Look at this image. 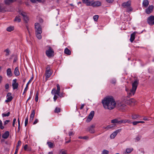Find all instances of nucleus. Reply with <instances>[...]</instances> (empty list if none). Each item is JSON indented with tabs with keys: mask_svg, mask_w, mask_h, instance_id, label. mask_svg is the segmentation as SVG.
Masks as SVG:
<instances>
[{
	"mask_svg": "<svg viewBox=\"0 0 154 154\" xmlns=\"http://www.w3.org/2000/svg\"><path fill=\"white\" fill-rule=\"evenodd\" d=\"M102 104L105 109L111 110L114 109L116 103L112 97H107L104 98L102 100Z\"/></svg>",
	"mask_w": 154,
	"mask_h": 154,
	"instance_id": "obj_1",
	"label": "nucleus"
},
{
	"mask_svg": "<svg viewBox=\"0 0 154 154\" xmlns=\"http://www.w3.org/2000/svg\"><path fill=\"white\" fill-rule=\"evenodd\" d=\"M56 89L55 88H54L52 90L51 93L53 94H56Z\"/></svg>",
	"mask_w": 154,
	"mask_h": 154,
	"instance_id": "obj_46",
	"label": "nucleus"
},
{
	"mask_svg": "<svg viewBox=\"0 0 154 154\" xmlns=\"http://www.w3.org/2000/svg\"><path fill=\"white\" fill-rule=\"evenodd\" d=\"M140 117L138 115L136 114H134L131 116L132 119H136Z\"/></svg>",
	"mask_w": 154,
	"mask_h": 154,
	"instance_id": "obj_29",
	"label": "nucleus"
},
{
	"mask_svg": "<svg viewBox=\"0 0 154 154\" xmlns=\"http://www.w3.org/2000/svg\"><path fill=\"white\" fill-rule=\"evenodd\" d=\"M94 0H82L83 3L85 4L87 6H90L91 3Z\"/></svg>",
	"mask_w": 154,
	"mask_h": 154,
	"instance_id": "obj_15",
	"label": "nucleus"
},
{
	"mask_svg": "<svg viewBox=\"0 0 154 154\" xmlns=\"http://www.w3.org/2000/svg\"><path fill=\"white\" fill-rule=\"evenodd\" d=\"M28 121V116H27L25 119V126H26Z\"/></svg>",
	"mask_w": 154,
	"mask_h": 154,
	"instance_id": "obj_42",
	"label": "nucleus"
},
{
	"mask_svg": "<svg viewBox=\"0 0 154 154\" xmlns=\"http://www.w3.org/2000/svg\"><path fill=\"white\" fill-rule=\"evenodd\" d=\"M47 143L48 144L49 147L50 148H53L54 145V143L50 142H48Z\"/></svg>",
	"mask_w": 154,
	"mask_h": 154,
	"instance_id": "obj_31",
	"label": "nucleus"
},
{
	"mask_svg": "<svg viewBox=\"0 0 154 154\" xmlns=\"http://www.w3.org/2000/svg\"><path fill=\"white\" fill-rule=\"evenodd\" d=\"M133 148H127L126 149L125 152L127 153H129L133 151Z\"/></svg>",
	"mask_w": 154,
	"mask_h": 154,
	"instance_id": "obj_37",
	"label": "nucleus"
},
{
	"mask_svg": "<svg viewBox=\"0 0 154 154\" xmlns=\"http://www.w3.org/2000/svg\"><path fill=\"white\" fill-rule=\"evenodd\" d=\"M65 152L64 151H61L60 153V154H65Z\"/></svg>",
	"mask_w": 154,
	"mask_h": 154,
	"instance_id": "obj_64",
	"label": "nucleus"
},
{
	"mask_svg": "<svg viewBox=\"0 0 154 154\" xmlns=\"http://www.w3.org/2000/svg\"><path fill=\"white\" fill-rule=\"evenodd\" d=\"M153 8L154 6L152 5L149 6L146 9V13L147 14H150L152 12Z\"/></svg>",
	"mask_w": 154,
	"mask_h": 154,
	"instance_id": "obj_12",
	"label": "nucleus"
},
{
	"mask_svg": "<svg viewBox=\"0 0 154 154\" xmlns=\"http://www.w3.org/2000/svg\"><path fill=\"white\" fill-rule=\"evenodd\" d=\"M122 130V129H118L113 132L112 134H111L110 136V138L111 139H112L115 138V137L116 136L117 134L120 132Z\"/></svg>",
	"mask_w": 154,
	"mask_h": 154,
	"instance_id": "obj_11",
	"label": "nucleus"
},
{
	"mask_svg": "<svg viewBox=\"0 0 154 154\" xmlns=\"http://www.w3.org/2000/svg\"><path fill=\"white\" fill-rule=\"evenodd\" d=\"M147 22L150 25H154V20H147Z\"/></svg>",
	"mask_w": 154,
	"mask_h": 154,
	"instance_id": "obj_33",
	"label": "nucleus"
},
{
	"mask_svg": "<svg viewBox=\"0 0 154 154\" xmlns=\"http://www.w3.org/2000/svg\"><path fill=\"white\" fill-rule=\"evenodd\" d=\"M51 75V73L50 71V67L49 66H48L46 68L45 72V76L47 79L49 78Z\"/></svg>",
	"mask_w": 154,
	"mask_h": 154,
	"instance_id": "obj_7",
	"label": "nucleus"
},
{
	"mask_svg": "<svg viewBox=\"0 0 154 154\" xmlns=\"http://www.w3.org/2000/svg\"><path fill=\"white\" fill-rule=\"evenodd\" d=\"M38 93L37 92L36 94L35 98V101L36 102H37L38 100Z\"/></svg>",
	"mask_w": 154,
	"mask_h": 154,
	"instance_id": "obj_43",
	"label": "nucleus"
},
{
	"mask_svg": "<svg viewBox=\"0 0 154 154\" xmlns=\"http://www.w3.org/2000/svg\"><path fill=\"white\" fill-rule=\"evenodd\" d=\"M19 148H16V150L15 152V153L14 154H17V153L18 150Z\"/></svg>",
	"mask_w": 154,
	"mask_h": 154,
	"instance_id": "obj_61",
	"label": "nucleus"
},
{
	"mask_svg": "<svg viewBox=\"0 0 154 154\" xmlns=\"http://www.w3.org/2000/svg\"><path fill=\"white\" fill-rule=\"evenodd\" d=\"M38 122V119H35L34 122L33 124V125H35V124H36Z\"/></svg>",
	"mask_w": 154,
	"mask_h": 154,
	"instance_id": "obj_59",
	"label": "nucleus"
},
{
	"mask_svg": "<svg viewBox=\"0 0 154 154\" xmlns=\"http://www.w3.org/2000/svg\"><path fill=\"white\" fill-rule=\"evenodd\" d=\"M99 18V16L97 15H95L94 16L93 18V19H98Z\"/></svg>",
	"mask_w": 154,
	"mask_h": 154,
	"instance_id": "obj_48",
	"label": "nucleus"
},
{
	"mask_svg": "<svg viewBox=\"0 0 154 154\" xmlns=\"http://www.w3.org/2000/svg\"><path fill=\"white\" fill-rule=\"evenodd\" d=\"M109 152L108 150L104 149L103 150L102 154H108Z\"/></svg>",
	"mask_w": 154,
	"mask_h": 154,
	"instance_id": "obj_44",
	"label": "nucleus"
},
{
	"mask_svg": "<svg viewBox=\"0 0 154 154\" xmlns=\"http://www.w3.org/2000/svg\"><path fill=\"white\" fill-rule=\"evenodd\" d=\"M115 125L114 124L110 125L107 126V130L113 128L115 127Z\"/></svg>",
	"mask_w": 154,
	"mask_h": 154,
	"instance_id": "obj_30",
	"label": "nucleus"
},
{
	"mask_svg": "<svg viewBox=\"0 0 154 154\" xmlns=\"http://www.w3.org/2000/svg\"><path fill=\"white\" fill-rule=\"evenodd\" d=\"M7 97V99L5 100V102L6 103L10 102L13 99V97L11 96Z\"/></svg>",
	"mask_w": 154,
	"mask_h": 154,
	"instance_id": "obj_34",
	"label": "nucleus"
},
{
	"mask_svg": "<svg viewBox=\"0 0 154 154\" xmlns=\"http://www.w3.org/2000/svg\"><path fill=\"white\" fill-rule=\"evenodd\" d=\"M31 149L30 147H28L26 151H30L31 150Z\"/></svg>",
	"mask_w": 154,
	"mask_h": 154,
	"instance_id": "obj_63",
	"label": "nucleus"
},
{
	"mask_svg": "<svg viewBox=\"0 0 154 154\" xmlns=\"http://www.w3.org/2000/svg\"><path fill=\"white\" fill-rule=\"evenodd\" d=\"M106 0V1L108 3H112L113 1V0Z\"/></svg>",
	"mask_w": 154,
	"mask_h": 154,
	"instance_id": "obj_60",
	"label": "nucleus"
},
{
	"mask_svg": "<svg viewBox=\"0 0 154 154\" xmlns=\"http://www.w3.org/2000/svg\"><path fill=\"white\" fill-rule=\"evenodd\" d=\"M14 73L15 75L16 76H18L20 75V73L18 67H17L15 68L14 71Z\"/></svg>",
	"mask_w": 154,
	"mask_h": 154,
	"instance_id": "obj_23",
	"label": "nucleus"
},
{
	"mask_svg": "<svg viewBox=\"0 0 154 154\" xmlns=\"http://www.w3.org/2000/svg\"><path fill=\"white\" fill-rule=\"evenodd\" d=\"M54 51L50 47H49V49L46 51V54L49 57H51L54 55Z\"/></svg>",
	"mask_w": 154,
	"mask_h": 154,
	"instance_id": "obj_5",
	"label": "nucleus"
},
{
	"mask_svg": "<svg viewBox=\"0 0 154 154\" xmlns=\"http://www.w3.org/2000/svg\"><path fill=\"white\" fill-rule=\"evenodd\" d=\"M95 125L93 124L89 127L87 129V131L89 132L90 133L93 134L95 132L94 128L95 127Z\"/></svg>",
	"mask_w": 154,
	"mask_h": 154,
	"instance_id": "obj_6",
	"label": "nucleus"
},
{
	"mask_svg": "<svg viewBox=\"0 0 154 154\" xmlns=\"http://www.w3.org/2000/svg\"><path fill=\"white\" fill-rule=\"evenodd\" d=\"M149 4V2L148 0H144L143 2V6L145 8L147 7Z\"/></svg>",
	"mask_w": 154,
	"mask_h": 154,
	"instance_id": "obj_21",
	"label": "nucleus"
},
{
	"mask_svg": "<svg viewBox=\"0 0 154 154\" xmlns=\"http://www.w3.org/2000/svg\"><path fill=\"white\" fill-rule=\"evenodd\" d=\"M131 2L130 1L124 2L122 4V6L124 8H127V11L129 12L132 11L133 9L131 7Z\"/></svg>",
	"mask_w": 154,
	"mask_h": 154,
	"instance_id": "obj_3",
	"label": "nucleus"
},
{
	"mask_svg": "<svg viewBox=\"0 0 154 154\" xmlns=\"http://www.w3.org/2000/svg\"><path fill=\"white\" fill-rule=\"evenodd\" d=\"M148 19H154V16L151 15L149 16L148 18Z\"/></svg>",
	"mask_w": 154,
	"mask_h": 154,
	"instance_id": "obj_54",
	"label": "nucleus"
},
{
	"mask_svg": "<svg viewBox=\"0 0 154 154\" xmlns=\"http://www.w3.org/2000/svg\"><path fill=\"white\" fill-rule=\"evenodd\" d=\"M21 144V142L19 140L18 141V143H17V145L16 146V148H18L19 146H20Z\"/></svg>",
	"mask_w": 154,
	"mask_h": 154,
	"instance_id": "obj_47",
	"label": "nucleus"
},
{
	"mask_svg": "<svg viewBox=\"0 0 154 154\" xmlns=\"http://www.w3.org/2000/svg\"><path fill=\"white\" fill-rule=\"evenodd\" d=\"M33 79V78H32L28 82L27 84L26 85V86L25 88L24 89V92L23 93V94H24V93L26 91H27V90L28 89V85H29L30 83L32 81V80Z\"/></svg>",
	"mask_w": 154,
	"mask_h": 154,
	"instance_id": "obj_20",
	"label": "nucleus"
},
{
	"mask_svg": "<svg viewBox=\"0 0 154 154\" xmlns=\"http://www.w3.org/2000/svg\"><path fill=\"white\" fill-rule=\"evenodd\" d=\"M14 28L13 26H9L6 29V30L7 31L11 32L14 30Z\"/></svg>",
	"mask_w": 154,
	"mask_h": 154,
	"instance_id": "obj_27",
	"label": "nucleus"
},
{
	"mask_svg": "<svg viewBox=\"0 0 154 154\" xmlns=\"http://www.w3.org/2000/svg\"><path fill=\"white\" fill-rule=\"evenodd\" d=\"M119 106L120 107V109L122 110V111H123L125 110V109L126 106L124 104H119Z\"/></svg>",
	"mask_w": 154,
	"mask_h": 154,
	"instance_id": "obj_24",
	"label": "nucleus"
},
{
	"mask_svg": "<svg viewBox=\"0 0 154 154\" xmlns=\"http://www.w3.org/2000/svg\"><path fill=\"white\" fill-rule=\"evenodd\" d=\"M0 128L1 129H3L4 128V127L2 125V123L1 120H0Z\"/></svg>",
	"mask_w": 154,
	"mask_h": 154,
	"instance_id": "obj_45",
	"label": "nucleus"
},
{
	"mask_svg": "<svg viewBox=\"0 0 154 154\" xmlns=\"http://www.w3.org/2000/svg\"><path fill=\"white\" fill-rule=\"evenodd\" d=\"M139 83L138 80H135L132 83V88L128 92H127L128 96L131 97L134 95L136 92L137 85Z\"/></svg>",
	"mask_w": 154,
	"mask_h": 154,
	"instance_id": "obj_2",
	"label": "nucleus"
},
{
	"mask_svg": "<svg viewBox=\"0 0 154 154\" xmlns=\"http://www.w3.org/2000/svg\"><path fill=\"white\" fill-rule=\"evenodd\" d=\"M10 121L9 120H6L5 122H4V125H6L8 122H10Z\"/></svg>",
	"mask_w": 154,
	"mask_h": 154,
	"instance_id": "obj_56",
	"label": "nucleus"
},
{
	"mask_svg": "<svg viewBox=\"0 0 154 154\" xmlns=\"http://www.w3.org/2000/svg\"><path fill=\"white\" fill-rule=\"evenodd\" d=\"M21 15L23 17V19H28V17L26 13L22 12L21 13Z\"/></svg>",
	"mask_w": 154,
	"mask_h": 154,
	"instance_id": "obj_28",
	"label": "nucleus"
},
{
	"mask_svg": "<svg viewBox=\"0 0 154 154\" xmlns=\"http://www.w3.org/2000/svg\"><path fill=\"white\" fill-rule=\"evenodd\" d=\"M64 53L65 54L69 55L71 54V51L69 50L67 48H66L64 50Z\"/></svg>",
	"mask_w": 154,
	"mask_h": 154,
	"instance_id": "obj_32",
	"label": "nucleus"
},
{
	"mask_svg": "<svg viewBox=\"0 0 154 154\" xmlns=\"http://www.w3.org/2000/svg\"><path fill=\"white\" fill-rule=\"evenodd\" d=\"M141 136L140 135L137 136L135 138V141L136 142L139 141L141 138Z\"/></svg>",
	"mask_w": 154,
	"mask_h": 154,
	"instance_id": "obj_35",
	"label": "nucleus"
},
{
	"mask_svg": "<svg viewBox=\"0 0 154 154\" xmlns=\"http://www.w3.org/2000/svg\"><path fill=\"white\" fill-rule=\"evenodd\" d=\"M135 32L131 34V35L130 40L131 42H132L135 39Z\"/></svg>",
	"mask_w": 154,
	"mask_h": 154,
	"instance_id": "obj_26",
	"label": "nucleus"
},
{
	"mask_svg": "<svg viewBox=\"0 0 154 154\" xmlns=\"http://www.w3.org/2000/svg\"><path fill=\"white\" fill-rule=\"evenodd\" d=\"M94 114V111H92L88 116L87 119L86 120L87 122H90L93 119Z\"/></svg>",
	"mask_w": 154,
	"mask_h": 154,
	"instance_id": "obj_8",
	"label": "nucleus"
},
{
	"mask_svg": "<svg viewBox=\"0 0 154 154\" xmlns=\"http://www.w3.org/2000/svg\"><path fill=\"white\" fill-rule=\"evenodd\" d=\"M28 147L27 145H25L23 147L24 149L26 151L27 149V148Z\"/></svg>",
	"mask_w": 154,
	"mask_h": 154,
	"instance_id": "obj_55",
	"label": "nucleus"
},
{
	"mask_svg": "<svg viewBox=\"0 0 154 154\" xmlns=\"http://www.w3.org/2000/svg\"><path fill=\"white\" fill-rule=\"evenodd\" d=\"M16 1V0H5L4 2L6 5H9Z\"/></svg>",
	"mask_w": 154,
	"mask_h": 154,
	"instance_id": "obj_19",
	"label": "nucleus"
},
{
	"mask_svg": "<svg viewBox=\"0 0 154 154\" xmlns=\"http://www.w3.org/2000/svg\"><path fill=\"white\" fill-rule=\"evenodd\" d=\"M30 1L32 3H35L36 2V1L38 2H42V0H30Z\"/></svg>",
	"mask_w": 154,
	"mask_h": 154,
	"instance_id": "obj_40",
	"label": "nucleus"
},
{
	"mask_svg": "<svg viewBox=\"0 0 154 154\" xmlns=\"http://www.w3.org/2000/svg\"><path fill=\"white\" fill-rule=\"evenodd\" d=\"M57 90H56V94L59 95V94H60V88L59 84H57Z\"/></svg>",
	"mask_w": 154,
	"mask_h": 154,
	"instance_id": "obj_25",
	"label": "nucleus"
},
{
	"mask_svg": "<svg viewBox=\"0 0 154 154\" xmlns=\"http://www.w3.org/2000/svg\"><path fill=\"white\" fill-rule=\"evenodd\" d=\"M17 80L16 79H15L13 80L12 86L14 90L17 89L18 87V84L17 82Z\"/></svg>",
	"mask_w": 154,
	"mask_h": 154,
	"instance_id": "obj_13",
	"label": "nucleus"
},
{
	"mask_svg": "<svg viewBox=\"0 0 154 154\" xmlns=\"http://www.w3.org/2000/svg\"><path fill=\"white\" fill-rule=\"evenodd\" d=\"M132 124L134 125H136L137 124L139 123V121H134L132 122Z\"/></svg>",
	"mask_w": 154,
	"mask_h": 154,
	"instance_id": "obj_49",
	"label": "nucleus"
},
{
	"mask_svg": "<svg viewBox=\"0 0 154 154\" xmlns=\"http://www.w3.org/2000/svg\"><path fill=\"white\" fill-rule=\"evenodd\" d=\"M79 139H83L85 140H88V136H84V137H82L79 136L78 137Z\"/></svg>",
	"mask_w": 154,
	"mask_h": 154,
	"instance_id": "obj_38",
	"label": "nucleus"
},
{
	"mask_svg": "<svg viewBox=\"0 0 154 154\" xmlns=\"http://www.w3.org/2000/svg\"><path fill=\"white\" fill-rule=\"evenodd\" d=\"M42 33V31L39 30L38 32H35L36 36L37 38L39 39H40L42 38V35L41 33Z\"/></svg>",
	"mask_w": 154,
	"mask_h": 154,
	"instance_id": "obj_17",
	"label": "nucleus"
},
{
	"mask_svg": "<svg viewBox=\"0 0 154 154\" xmlns=\"http://www.w3.org/2000/svg\"><path fill=\"white\" fill-rule=\"evenodd\" d=\"M7 74L8 76L11 77L12 76V73L10 68H8L7 70Z\"/></svg>",
	"mask_w": 154,
	"mask_h": 154,
	"instance_id": "obj_22",
	"label": "nucleus"
},
{
	"mask_svg": "<svg viewBox=\"0 0 154 154\" xmlns=\"http://www.w3.org/2000/svg\"><path fill=\"white\" fill-rule=\"evenodd\" d=\"M111 82L113 84H115L116 82V80L115 79H113L111 81Z\"/></svg>",
	"mask_w": 154,
	"mask_h": 154,
	"instance_id": "obj_58",
	"label": "nucleus"
},
{
	"mask_svg": "<svg viewBox=\"0 0 154 154\" xmlns=\"http://www.w3.org/2000/svg\"><path fill=\"white\" fill-rule=\"evenodd\" d=\"M136 101L133 98H131L129 100H128L126 101V103L128 105H133L135 103Z\"/></svg>",
	"mask_w": 154,
	"mask_h": 154,
	"instance_id": "obj_10",
	"label": "nucleus"
},
{
	"mask_svg": "<svg viewBox=\"0 0 154 154\" xmlns=\"http://www.w3.org/2000/svg\"><path fill=\"white\" fill-rule=\"evenodd\" d=\"M9 87V85L8 83L6 84L5 85V88L6 89H8Z\"/></svg>",
	"mask_w": 154,
	"mask_h": 154,
	"instance_id": "obj_52",
	"label": "nucleus"
},
{
	"mask_svg": "<svg viewBox=\"0 0 154 154\" xmlns=\"http://www.w3.org/2000/svg\"><path fill=\"white\" fill-rule=\"evenodd\" d=\"M119 119H114L112 120L111 121V122L112 123L115 124L116 123H118Z\"/></svg>",
	"mask_w": 154,
	"mask_h": 154,
	"instance_id": "obj_36",
	"label": "nucleus"
},
{
	"mask_svg": "<svg viewBox=\"0 0 154 154\" xmlns=\"http://www.w3.org/2000/svg\"><path fill=\"white\" fill-rule=\"evenodd\" d=\"M57 98L58 97L57 95H56V94H55L53 98L54 100V102H55L56 101V100Z\"/></svg>",
	"mask_w": 154,
	"mask_h": 154,
	"instance_id": "obj_50",
	"label": "nucleus"
},
{
	"mask_svg": "<svg viewBox=\"0 0 154 154\" xmlns=\"http://www.w3.org/2000/svg\"><path fill=\"white\" fill-rule=\"evenodd\" d=\"M5 51L6 52L7 54H6V55H8L9 54V50H8V49H6L5 50Z\"/></svg>",
	"mask_w": 154,
	"mask_h": 154,
	"instance_id": "obj_57",
	"label": "nucleus"
},
{
	"mask_svg": "<svg viewBox=\"0 0 154 154\" xmlns=\"http://www.w3.org/2000/svg\"><path fill=\"white\" fill-rule=\"evenodd\" d=\"M35 110H32L29 119V122H32L35 116Z\"/></svg>",
	"mask_w": 154,
	"mask_h": 154,
	"instance_id": "obj_16",
	"label": "nucleus"
},
{
	"mask_svg": "<svg viewBox=\"0 0 154 154\" xmlns=\"http://www.w3.org/2000/svg\"><path fill=\"white\" fill-rule=\"evenodd\" d=\"M35 32H38L39 30L42 31V28L38 23H35Z\"/></svg>",
	"mask_w": 154,
	"mask_h": 154,
	"instance_id": "obj_14",
	"label": "nucleus"
},
{
	"mask_svg": "<svg viewBox=\"0 0 154 154\" xmlns=\"http://www.w3.org/2000/svg\"><path fill=\"white\" fill-rule=\"evenodd\" d=\"M10 114V113L9 112H8L7 113H3L2 114V116L3 117L8 116H9Z\"/></svg>",
	"mask_w": 154,
	"mask_h": 154,
	"instance_id": "obj_39",
	"label": "nucleus"
},
{
	"mask_svg": "<svg viewBox=\"0 0 154 154\" xmlns=\"http://www.w3.org/2000/svg\"><path fill=\"white\" fill-rule=\"evenodd\" d=\"M9 133L8 131H6L2 135V137L5 139H7L9 137Z\"/></svg>",
	"mask_w": 154,
	"mask_h": 154,
	"instance_id": "obj_18",
	"label": "nucleus"
},
{
	"mask_svg": "<svg viewBox=\"0 0 154 154\" xmlns=\"http://www.w3.org/2000/svg\"><path fill=\"white\" fill-rule=\"evenodd\" d=\"M16 121V119H13V124H12V125L13 127L14 126L15 124V122Z\"/></svg>",
	"mask_w": 154,
	"mask_h": 154,
	"instance_id": "obj_53",
	"label": "nucleus"
},
{
	"mask_svg": "<svg viewBox=\"0 0 154 154\" xmlns=\"http://www.w3.org/2000/svg\"><path fill=\"white\" fill-rule=\"evenodd\" d=\"M84 106H85L84 104H82V105H81V106L80 108V109H83V108H84Z\"/></svg>",
	"mask_w": 154,
	"mask_h": 154,
	"instance_id": "obj_62",
	"label": "nucleus"
},
{
	"mask_svg": "<svg viewBox=\"0 0 154 154\" xmlns=\"http://www.w3.org/2000/svg\"><path fill=\"white\" fill-rule=\"evenodd\" d=\"M74 134V133H73V132L72 131H70L69 132V136H71L72 135H73Z\"/></svg>",
	"mask_w": 154,
	"mask_h": 154,
	"instance_id": "obj_51",
	"label": "nucleus"
},
{
	"mask_svg": "<svg viewBox=\"0 0 154 154\" xmlns=\"http://www.w3.org/2000/svg\"><path fill=\"white\" fill-rule=\"evenodd\" d=\"M101 3L99 1H95L93 2V1L91 3V6L93 7H97L101 6Z\"/></svg>",
	"mask_w": 154,
	"mask_h": 154,
	"instance_id": "obj_9",
	"label": "nucleus"
},
{
	"mask_svg": "<svg viewBox=\"0 0 154 154\" xmlns=\"http://www.w3.org/2000/svg\"><path fill=\"white\" fill-rule=\"evenodd\" d=\"M60 111V108L56 107L54 110V112L56 113H58Z\"/></svg>",
	"mask_w": 154,
	"mask_h": 154,
	"instance_id": "obj_41",
	"label": "nucleus"
},
{
	"mask_svg": "<svg viewBox=\"0 0 154 154\" xmlns=\"http://www.w3.org/2000/svg\"><path fill=\"white\" fill-rule=\"evenodd\" d=\"M9 6L5 5H0V12H4L10 11Z\"/></svg>",
	"mask_w": 154,
	"mask_h": 154,
	"instance_id": "obj_4",
	"label": "nucleus"
}]
</instances>
